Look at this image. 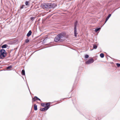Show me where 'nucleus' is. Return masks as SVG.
<instances>
[{
	"label": "nucleus",
	"instance_id": "20",
	"mask_svg": "<svg viewBox=\"0 0 120 120\" xmlns=\"http://www.w3.org/2000/svg\"><path fill=\"white\" fill-rule=\"evenodd\" d=\"M31 19L32 21H33L34 19V17H32L30 18Z\"/></svg>",
	"mask_w": 120,
	"mask_h": 120
},
{
	"label": "nucleus",
	"instance_id": "12",
	"mask_svg": "<svg viewBox=\"0 0 120 120\" xmlns=\"http://www.w3.org/2000/svg\"><path fill=\"white\" fill-rule=\"evenodd\" d=\"M100 56L102 58H103L104 56V55L103 53H101L100 54Z\"/></svg>",
	"mask_w": 120,
	"mask_h": 120
},
{
	"label": "nucleus",
	"instance_id": "8",
	"mask_svg": "<svg viewBox=\"0 0 120 120\" xmlns=\"http://www.w3.org/2000/svg\"><path fill=\"white\" fill-rule=\"evenodd\" d=\"M74 30L75 36V37H76L77 36V34L76 28L75 27H74Z\"/></svg>",
	"mask_w": 120,
	"mask_h": 120
},
{
	"label": "nucleus",
	"instance_id": "3",
	"mask_svg": "<svg viewBox=\"0 0 120 120\" xmlns=\"http://www.w3.org/2000/svg\"><path fill=\"white\" fill-rule=\"evenodd\" d=\"M0 58L3 59L6 56V52L3 49H1L0 50Z\"/></svg>",
	"mask_w": 120,
	"mask_h": 120
},
{
	"label": "nucleus",
	"instance_id": "15",
	"mask_svg": "<svg viewBox=\"0 0 120 120\" xmlns=\"http://www.w3.org/2000/svg\"><path fill=\"white\" fill-rule=\"evenodd\" d=\"M25 4L26 6L28 5L29 4V2L28 1H26L25 3Z\"/></svg>",
	"mask_w": 120,
	"mask_h": 120
},
{
	"label": "nucleus",
	"instance_id": "25",
	"mask_svg": "<svg viewBox=\"0 0 120 120\" xmlns=\"http://www.w3.org/2000/svg\"><path fill=\"white\" fill-rule=\"evenodd\" d=\"M25 6V5H23L21 7V8H20V9H22L23 8H24V7Z\"/></svg>",
	"mask_w": 120,
	"mask_h": 120
},
{
	"label": "nucleus",
	"instance_id": "4",
	"mask_svg": "<svg viewBox=\"0 0 120 120\" xmlns=\"http://www.w3.org/2000/svg\"><path fill=\"white\" fill-rule=\"evenodd\" d=\"M94 62V59L92 58H91L87 60L86 62V63L87 64H89L92 63Z\"/></svg>",
	"mask_w": 120,
	"mask_h": 120
},
{
	"label": "nucleus",
	"instance_id": "18",
	"mask_svg": "<svg viewBox=\"0 0 120 120\" xmlns=\"http://www.w3.org/2000/svg\"><path fill=\"white\" fill-rule=\"evenodd\" d=\"M12 67L11 66H8L7 68V69H9L10 68H11Z\"/></svg>",
	"mask_w": 120,
	"mask_h": 120
},
{
	"label": "nucleus",
	"instance_id": "9",
	"mask_svg": "<svg viewBox=\"0 0 120 120\" xmlns=\"http://www.w3.org/2000/svg\"><path fill=\"white\" fill-rule=\"evenodd\" d=\"M37 98H38L36 96L34 97V98H33V101H35L36 100H37Z\"/></svg>",
	"mask_w": 120,
	"mask_h": 120
},
{
	"label": "nucleus",
	"instance_id": "5",
	"mask_svg": "<svg viewBox=\"0 0 120 120\" xmlns=\"http://www.w3.org/2000/svg\"><path fill=\"white\" fill-rule=\"evenodd\" d=\"M50 105V104L49 103H46V104L45 105L46 106L45 107V108H44L45 110H47L49 108V106Z\"/></svg>",
	"mask_w": 120,
	"mask_h": 120
},
{
	"label": "nucleus",
	"instance_id": "26",
	"mask_svg": "<svg viewBox=\"0 0 120 120\" xmlns=\"http://www.w3.org/2000/svg\"><path fill=\"white\" fill-rule=\"evenodd\" d=\"M37 100H39L40 101H41V100H40V99L38 98Z\"/></svg>",
	"mask_w": 120,
	"mask_h": 120
},
{
	"label": "nucleus",
	"instance_id": "14",
	"mask_svg": "<svg viewBox=\"0 0 120 120\" xmlns=\"http://www.w3.org/2000/svg\"><path fill=\"white\" fill-rule=\"evenodd\" d=\"M101 29V28H97L95 30V32H97L98 31H99L100 29Z\"/></svg>",
	"mask_w": 120,
	"mask_h": 120
},
{
	"label": "nucleus",
	"instance_id": "21",
	"mask_svg": "<svg viewBox=\"0 0 120 120\" xmlns=\"http://www.w3.org/2000/svg\"><path fill=\"white\" fill-rule=\"evenodd\" d=\"M89 55H86L85 56V57L86 58H88L89 57Z\"/></svg>",
	"mask_w": 120,
	"mask_h": 120
},
{
	"label": "nucleus",
	"instance_id": "17",
	"mask_svg": "<svg viewBox=\"0 0 120 120\" xmlns=\"http://www.w3.org/2000/svg\"><path fill=\"white\" fill-rule=\"evenodd\" d=\"M97 46L96 45H94L93 46V48L94 49H96L97 48Z\"/></svg>",
	"mask_w": 120,
	"mask_h": 120
},
{
	"label": "nucleus",
	"instance_id": "24",
	"mask_svg": "<svg viewBox=\"0 0 120 120\" xmlns=\"http://www.w3.org/2000/svg\"><path fill=\"white\" fill-rule=\"evenodd\" d=\"M116 65H117V67H120V64H118V63H117Z\"/></svg>",
	"mask_w": 120,
	"mask_h": 120
},
{
	"label": "nucleus",
	"instance_id": "6",
	"mask_svg": "<svg viewBox=\"0 0 120 120\" xmlns=\"http://www.w3.org/2000/svg\"><path fill=\"white\" fill-rule=\"evenodd\" d=\"M111 14H109L108 15V16L106 18V19L105 21V23L106 22L108 19H109V18L111 16Z\"/></svg>",
	"mask_w": 120,
	"mask_h": 120
},
{
	"label": "nucleus",
	"instance_id": "1",
	"mask_svg": "<svg viewBox=\"0 0 120 120\" xmlns=\"http://www.w3.org/2000/svg\"><path fill=\"white\" fill-rule=\"evenodd\" d=\"M66 34L64 33H62L60 34L57 35L54 39V41L57 42L59 41H64L65 39Z\"/></svg>",
	"mask_w": 120,
	"mask_h": 120
},
{
	"label": "nucleus",
	"instance_id": "16",
	"mask_svg": "<svg viewBox=\"0 0 120 120\" xmlns=\"http://www.w3.org/2000/svg\"><path fill=\"white\" fill-rule=\"evenodd\" d=\"M77 21H76L75 23L74 27H75L76 28V26L77 25Z\"/></svg>",
	"mask_w": 120,
	"mask_h": 120
},
{
	"label": "nucleus",
	"instance_id": "7",
	"mask_svg": "<svg viewBox=\"0 0 120 120\" xmlns=\"http://www.w3.org/2000/svg\"><path fill=\"white\" fill-rule=\"evenodd\" d=\"M32 32L31 30H30L27 34V36L28 37H29L31 34Z\"/></svg>",
	"mask_w": 120,
	"mask_h": 120
},
{
	"label": "nucleus",
	"instance_id": "13",
	"mask_svg": "<svg viewBox=\"0 0 120 120\" xmlns=\"http://www.w3.org/2000/svg\"><path fill=\"white\" fill-rule=\"evenodd\" d=\"M22 74L23 75H24L25 74V71L23 70H22Z\"/></svg>",
	"mask_w": 120,
	"mask_h": 120
},
{
	"label": "nucleus",
	"instance_id": "22",
	"mask_svg": "<svg viewBox=\"0 0 120 120\" xmlns=\"http://www.w3.org/2000/svg\"><path fill=\"white\" fill-rule=\"evenodd\" d=\"M29 41V40L28 39H26L25 40V42L26 43H27Z\"/></svg>",
	"mask_w": 120,
	"mask_h": 120
},
{
	"label": "nucleus",
	"instance_id": "10",
	"mask_svg": "<svg viewBox=\"0 0 120 120\" xmlns=\"http://www.w3.org/2000/svg\"><path fill=\"white\" fill-rule=\"evenodd\" d=\"M34 109L35 110H37V106L35 104L34 105Z\"/></svg>",
	"mask_w": 120,
	"mask_h": 120
},
{
	"label": "nucleus",
	"instance_id": "11",
	"mask_svg": "<svg viewBox=\"0 0 120 120\" xmlns=\"http://www.w3.org/2000/svg\"><path fill=\"white\" fill-rule=\"evenodd\" d=\"M7 45L6 44H5L3 45L2 46V48H5L7 47Z\"/></svg>",
	"mask_w": 120,
	"mask_h": 120
},
{
	"label": "nucleus",
	"instance_id": "2",
	"mask_svg": "<svg viewBox=\"0 0 120 120\" xmlns=\"http://www.w3.org/2000/svg\"><path fill=\"white\" fill-rule=\"evenodd\" d=\"M56 5L54 3H47L44 4H43L42 7L43 8H54L56 6Z\"/></svg>",
	"mask_w": 120,
	"mask_h": 120
},
{
	"label": "nucleus",
	"instance_id": "27",
	"mask_svg": "<svg viewBox=\"0 0 120 120\" xmlns=\"http://www.w3.org/2000/svg\"><path fill=\"white\" fill-rule=\"evenodd\" d=\"M28 89H29V87H28Z\"/></svg>",
	"mask_w": 120,
	"mask_h": 120
},
{
	"label": "nucleus",
	"instance_id": "19",
	"mask_svg": "<svg viewBox=\"0 0 120 120\" xmlns=\"http://www.w3.org/2000/svg\"><path fill=\"white\" fill-rule=\"evenodd\" d=\"M40 110L41 111H44L45 110V109L44 108H41Z\"/></svg>",
	"mask_w": 120,
	"mask_h": 120
},
{
	"label": "nucleus",
	"instance_id": "23",
	"mask_svg": "<svg viewBox=\"0 0 120 120\" xmlns=\"http://www.w3.org/2000/svg\"><path fill=\"white\" fill-rule=\"evenodd\" d=\"M41 105L43 106H45L44 103H41Z\"/></svg>",
	"mask_w": 120,
	"mask_h": 120
}]
</instances>
